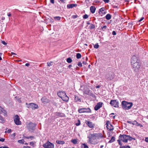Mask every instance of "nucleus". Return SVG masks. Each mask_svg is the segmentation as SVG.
Returning <instances> with one entry per match:
<instances>
[{"instance_id": "1", "label": "nucleus", "mask_w": 148, "mask_h": 148, "mask_svg": "<svg viewBox=\"0 0 148 148\" xmlns=\"http://www.w3.org/2000/svg\"><path fill=\"white\" fill-rule=\"evenodd\" d=\"M121 104L122 108L125 110L130 109L133 106L132 103L124 101H122Z\"/></svg>"}, {"instance_id": "2", "label": "nucleus", "mask_w": 148, "mask_h": 148, "mask_svg": "<svg viewBox=\"0 0 148 148\" xmlns=\"http://www.w3.org/2000/svg\"><path fill=\"white\" fill-rule=\"evenodd\" d=\"M57 95L64 101H67L69 99V97L64 91H59L57 93Z\"/></svg>"}, {"instance_id": "3", "label": "nucleus", "mask_w": 148, "mask_h": 148, "mask_svg": "<svg viewBox=\"0 0 148 148\" xmlns=\"http://www.w3.org/2000/svg\"><path fill=\"white\" fill-rule=\"evenodd\" d=\"M119 137L120 140H121L122 141L125 143L127 142L128 140H131L133 139L135 140L134 138H133L130 136L126 135H121Z\"/></svg>"}, {"instance_id": "4", "label": "nucleus", "mask_w": 148, "mask_h": 148, "mask_svg": "<svg viewBox=\"0 0 148 148\" xmlns=\"http://www.w3.org/2000/svg\"><path fill=\"white\" fill-rule=\"evenodd\" d=\"M90 139L92 140V139L95 140L97 138L99 139L103 138V136L101 133H93V134H90Z\"/></svg>"}, {"instance_id": "5", "label": "nucleus", "mask_w": 148, "mask_h": 148, "mask_svg": "<svg viewBox=\"0 0 148 148\" xmlns=\"http://www.w3.org/2000/svg\"><path fill=\"white\" fill-rule=\"evenodd\" d=\"M81 88L82 90H83V92L85 94L90 96L92 95L91 92L86 85L81 86Z\"/></svg>"}, {"instance_id": "6", "label": "nucleus", "mask_w": 148, "mask_h": 148, "mask_svg": "<svg viewBox=\"0 0 148 148\" xmlns=\"http://www.w3.org/2000/svg\"><path fill=\"white\" fill-rule=\"evenodd\" d=\"M132 66L134 71L135 72H137L139 70L140 65V63L138 62L132 64Z\"/></svg>"}, {"instance_id": "7", "label": "nucleus", "mask_w": 148, "mask_h": 148, "mask_svg": "<svg viewBox=\"0 0 148 148\" xmlns=\"http://www.w3.org/2000/svg\"><path fill=\"white\" fill-rule=\"evenodd\" d=\"M19 117L18 115L15 116L14 118V121L15 123L17 125H20L21 124V122L20 121Z\"/></svg>"}, {"instance_id": "8", "label": "nucleus", "mask_w": 148, "mask_h": 148, "mask_svg": "<svg viewBox=\"0 0 148 148\" xmlns=\"http://www.w3.org/2000/svg\"><path fill=\"white\" fill-rule=\"evenodd\" d=\"M35 126L36 124L35 123H30L27 124V127L29 131L32 132L34 130Z\"/></svg>"}, {"instance_id": "9", "label": "nucleus", "mask_w": 148, "mask_h": 148, "mask_svg": "<svg viewBox=\"0 0 148 148\" xmlns=\"http://www.w3.org/2000/svg\"><path fill=\"white\" fill-rule=\"evenodd\" d=\"M44 148H54V145L49 141H47L46 143L43 145Z\"/></svg>"}, {"instance_id": "10", "label": "nucleus", "mask_w": 148, "mask_h": 148, "mask_svg": "<svg viewBox=\"0 0 148 148\" xmlns=\"http://www.w3.org/2000/svg\"><path fill=\"white\" fill-rule=\"evenodd\" d=\"M114 74L113 72L109 73L106 75V78L108 80H111L114 77Z\"/></svg>"}, {"instance_id": "11", "label": "nucleus", "mask_w": 148, "mask_h": 148, "mask_svg": "<svg viewBox=\"0 0 148 148\" xmlns=\"http://www.w3.org/2000/svg\"><path fill=\"white\" fill-rule=\"evenodd\" d=\"M106 125L107 129L109 131L113 130H114V127L110 123V121H106Z\"/></svg>"}, {"instance_id": "12", "label": "nucleus", "mask_w": 148, "mask_h": 148, "mask_svg": "<svg viewBox=\"0 0 148 148\" xmlns=\"http://www.w3.org/2000/svg\"><path fill=\"white\" fill-rule=\"evenodd\" d=\"M110 104L112 106L115 107H118L119 106V103L117 100H111Z\"/></svg>"}, {"instance_id": "13", "label": "nucleus", "mask_w": 148, "mask_h": 148, "mask_svg": "<svg viewBox=\"0 0 148 148\" xmlns=\"http://www.w3.org/2000/svg\"><path fill=\"white\" fill-rule=\"evenodd\" d=\"M91 110L89 108H82L78 110V112L79 113L90 112Z\"/></svg>"}, {"instance_id": "14", "label": "nucleus", "mask_w": 148, "mask_h": 148, "mask_svg": "<svg viewBox=\"0 0 148 148\" xmlns=\"http://www.w3.org/2000/svg\"><path fill=\"white\" fill-rule=\"evenodd\" d=\"M86 124L90 128H93L94 127L95 125L92 122L86 121L85 122Z\"/></svg>"}, {"instance_id": "15", "label": "nucleus", "mask_w": 148, "mask_h": 148, "mask_svg": "<svg viewBox=\"0 0 148 148\" xmlns=\"http://www.w3.org/2000/svg\"><path fill=\"white\" fill-rule=\"evenodd\" d=\"M103 103L101 102H99L97 103L96 105L94 107V109L95 110H97L102 107Z\"/></svg>"}, {"instance_id": "16", "label": "nucleus", "mask_w": 148, "mask_h": 148, "mask_svg": "<svg viewBox=\"0 0 148 148\" xmlns=\"http://www.w3.org/2000/svg\"><path fill=\"white\" fill-rule=\"evenodd\" d=\"M138 59L136 56H132L131 60V65L136 62H138L137 61Z\"/></svg>"}, {"instance_id": "17", "label": "nucleus", "mask_w": 148, "mask_h": 148, "mask_svg": "<svg viewBox=\"0 0 148 148\" xmlns=\"http://www.w3.org/2000/svg\"><path fill=\"white\" fill-rule=\"evenodd\" d=\"M30 108L32 109H37L38 108V105L34 103H31L29 104Z\"/></svg>"}, {"instance_id": "18", "label": "nucleus", "mask_w": 148, "mask_h": 148, "mask_svg": "<svg viewBox=\"0 0 148 148\" xmlns=\"http://www.w3.org/2000/svg\"><path fill=\"white\" fill-rule=\"evenodd\" d=\"M41 101L42 103H48L50 101V100L45 97H42Z\"/></svg>"}, {"instance_id": "19", "label": "nucleus", "mask_w": 148, "mask_h": 148, "mask_svg": "<svg viewBox=\"0 0 148 148\" xmlns=\"http://www.w3.org/2000/svg\"><path fill=\"white\" fill-rule=\"evenodd\" d=\"M127 123H130V124H132L133 125H135L136 126H138L140 125V124L138 123L136 121H127Z\"/></svg>"}, {"instance_id": "20", "label": "nucleus", "mask_w": 148, "mask_h": 148, "mask_svg": "<svg viewBox=\"0 0 148 148\" xmlns=\"http://www.w3.org/2000/svg\"><path fill=\"white\" fill-rule=\"evenodd\" d=\"M90 10L91 12L93 14L95 12L96 8L95 7L93 6H92L90 7Z\"/></svg>"}, {"instance_id": "21", "label": "nucleus", "mask_w": 148, "mask_h": 148, "mask_svg": "<svg viewBox=\"0 0 148 148\" xmlns=\"http://www.w3.org/2000/svg\"><path fill=\"white\" fill-rule=\"evenodd\" d=\"M81 101V100L80 98L78 97H75V101L80 102Z\"/></svg>"}, {"instance_id": "22", "label": "nucleus", "mask_w": 148, "mask_h": 148, "mask_svg": "<svg viewBox=\"0 0 148 148\" xmlns=\"http://www.w3.org/2000/svg\"><path fill=\"white\" fill-rule=\"evenodd\" d=\"M56 143L58 144H64L65 143L64 141L58 140L56 141Z\"/></svg>"}, {"instance_id": "23", "label": "nucleus", "mask_w": 148, "mask_h": 148, "mask_svg": "<svg viewBox=\"0 0 148 148\" xmlns=\"http://www.w3.org/2000/svg\"><path fill=\"white\" fill-rule=\"evenodd\" d=\"M111 15L109 14H108L106 16V18L107 20H109L111 19Z\"/></svg>"}, {"instance_id": "24", "label": "nucleus", "mask_w": 148, "mask_h": 148, "mask_svg": "<svg viewBox=\"0 0 148 148\" xmlns=\"http://www.w3.org/2000/svg\"><path fill=\"white\" fill-rule=\"evenodd\" d=\"M81 147L82 148H88V147L85 143L82 144Z\"/></svg>"}, {"instance_id": "25", "label": "nucleus", "mask_w": 148, "mask_h": 148, "mask_svg": "<svg viewBox=\"0 0 148 148\" xmlns=\"http://www.w3.org/2000/svg\"><path fill=\"white\" fill-rule=\"evenodd\" d=\"M74 7V4H69L67 5V7L69 8H73Z\"/></svg>"}, {"instance_id": "26", "label": "nucleus", "mask_w": 148, "mask_h": 148, "mask_svg": "<svg viewBox=\"0 0 148 148\" xmlns=\"http://www.w3.org/2000/svg\"><path fill=\"white\" fill-rule=\"evenodd\" d=\"M115 140V138L113 136L112 137L111 139L109 141L110 143H112L114 142Z\"/></svg>"}, {"instance_id": "27", "label": "nucleus", "mask_w": 148, "mask_h": 148, "mask_svg": "<svg viewBox=\"0 0 148 148\" xmlns=\"http://www.w3.org/2000/svg\"><path fill=\"white\" fill-rule=\"evenodd\" d=\"M18 142L20 143L23 144L24 143L25 141L24 140L21 139L18 140Z\"/></svg>"}, {"instance_id": "28", "label": "nucleus", "mask_w": 148, "mask_h": 148, "mask_svg": "<svg viewBox=\"0 0 148 148\" xmlns=\"http://www.w3.org/2000/svg\"><path fill=\"white\" fill-rule=\"evenodd\" d=\"M61 17L60 16H56L54 17V18L56 20L59 21Z\"/></svg>"}, {"instance_id": "29", "label": "nucleus", "mask_w": 148, "mask_h": 148, "mask_svg": "<svg viewBox=\"0 0 148 148\" xmlns=\"http://www.w3.org/2000/svg\"><path fill=\"white\" fill-rule=\"evenodd\" d=\"M76 58L77 59L80 58L81 57V55L80 53H77L76 54Z\"/></svg>"}, {"instance_id": "30", "label": "nucleus", "mask_w": 148, "mask_h": 148, "mask_svg": "<svg viewBox=\"0 0 148 148\" xmlns=\"http://www.w3.org/2000/svg\"><path fill=\"white\" fill-rule=\"evenodd\" d=\"M72 61V60L70 58H68L67 59V62L69 63H71Z\"/></svg>"}, {"instance_id": "31", "label": "nucleus", "mask_w": 148, "mask_h": 148, "mask_svg": "<svg viewBox=\"0 0 148 148\" xmlns=\"http://www.w3.org/2000/svg\"><path fill=\"white\" fill-rule=\"evenodd\" d=\"M35 143L34 142H31L29 144L30 145L32 146L33 147H34V144Z\"/></svg>"}, {"instance_id": "32", "label": "nucleus", "mask_w": 148, "mask_h": 148, "mask_svg": "<svg viewBox=\"0 0 148 148\" xmlns=\"http://www.w3.org/2000/svg\"><path fill=\"white\" fill-rule=\"evenodd\" d=\"M24 138H26L27 139H32V138H34L33 136H30L28 137H26V136H25Z\"/></svg>"}, {"instance_id": "33", "label": "nucleus", "mask_w": 148, "mask_h": 148, "mask_svg": "<svg viewBox=\"0 0 148 148\" xmlns=\"http://www.w3.org/2000/svg\"><path fill=\"white\" fill-rule=\"evenodd\" d=\"M53 62H48L47 63L48 66H52L53 65Z\"/></svg>"}, {"instance_id": "34", "label": "nucleus", "mask_w": 148, "mask_h": 148, "mask_svg": "<svg viewBox=\"0 0 148 148\" xmlns=\"http://www.w3.org/2000/svg\"><path fill=\"white\" fill-rule=\"evenodd\" d=\"M107 26L106 25H104L103 27H101L102 30L105 31L106 29Z\"/></svg>"}, {"instance_id": "35", "label": "nucleus", "mask_w": 148, "mask_h": 148, "mask_svg": "<svg viewBox=\"0 0 148 148\" xmlns=\"http://www.w3.org/2000/svg\"><path fill=\"white\" fill-rule=\"evenodd\" d=\"M90 27V29H93L95 28V25L92 24H91Z\"/></svg>"}, {"instance_id": "36", "label": "nucleus", "mask_w": 148, "mask_h": 148, "mask_svg": "<svg viewBox=\"0 0 148 148\" xmlns=\"http://www.w3.org/2000/svg\"><path fill=\"white\" fill-rule=\"evenodd\" d=\"M99 45L98 44V43H97L94 46V47L96 49H97L99 48Z\"/></svg>"}, {"instance_id": "37", "label": "nucleus", "mask_w": 148, "mask_h": 148, "mask_svg": "<svg viewBox=\"0 0 148 148\" xmlns=\"http://www.w3.org/2000/svg\"><path fill=\"white\" fill-rule=\"evenodd\" d=\"M88 17V16L86 14H85L83 16V18H84V19H86Z\"/></svg>"}, {"instance_id": "38", "label": "nucleus", "mask_w": 148, "mask_h": 148, "mask_svg": "<svg viewBox=\"0 0 148 148\" xmlns=\"http://www.w3.org/2000/svg\"><path fill=\"white\" fill-rule=\"evenodd\" d=\"M120 148H130V147L128 146H126L120 147Z\"/></svg>"}, {"instance_id": "39", "label": "nucleus", "mask_w": 148, "mask_h": 148, "mask_svg": "<svg viewBox=\"0 0 148 148\" xmlns=\"http://www.w3.org/2000/svg\"><path fill=\"white\" fill-rule=\"evenodd\" d=\"M78 123H75V125L77 126H78V125H79L80 124V122L79 120H78Z\"/></svg>"}, {"instance_id": "40", "label": "nucleus", "mask_w": 148, "mask_h": 148, "mask_svg": "<svg viewBox=\"0 0 148 148\" xmlns=\"http://www.w3.org/2000/svg\"><path fill=\"white\" fill-rule=\"evenodd\" d=\"M104 10V8H101L100 10V11L102 13H103V12Z\"/></svg>"}, {"instance_id": "41", "label": "nucleus", "mask_w": 148, "mask_h": 148, "mask_svg": "<svg viewBox=\"0 0 148 148\" xmlns=\"http://www.w3.org/2000/svg\"><path fill=\"white\" fill-rule=\"evenodd\" d=\"M121 141H122L121 140H120V139L119 138V139L118 140V143L119 145H121L122 144L121 143Z\"/></svg>"}, {"instance_id": "42", "label": "nucleus", "mask_w": 148, "mask_h": 148, "mask_svg": "<svg viewBox=\"0 0 148 148\" xmlns=\"http://www.w3.org/2000/svg\"><path fill=\"white\" fill-rule=\"evenodd\" d=\"M78 65L80 67H82V63L80 62H79L78 63Z\"/></svg>"}, {"instance_id": "43", "label": "nucleus", "mask_w": 148, "mask_h": 148, "mask_svg": "<svg viewBox=\"0 0 148 148\" xmlns=\"http://www.w3.org/2000/svg\"><path fill=\"white\" fill-rule=\"evenodd\" d=\"M11 131L12 130L11 129H9L8 130L7 132L5 131V132L6 133V132H7L8 133H9L11 132Z\"/></svg>"}, {"instance_id": "44", "label": "nucleus", "mask_w": 148, "mask_h": 148, "mask_svg": "<svg viewBox=\"0 0 148 148\" xmlns=\"http://www.w3.org/2000/svg\"><path fill=\"white\" fill-rule=\"evenodd\" d=\"M4 140H5L4 138H0V141L3 142L4 141Z\"/></svg>"}, {"instance_id": "45", "label": "nucleus", "mask_w": 148, "mask_h": 148, "mask_svg": "<svg viewBox=\"0 0 148 148\" xmlns=\"http://www.w3.org/2000/svg\"><path fill=\"white\" fill-rule=\"evenodd\" d=\"M1 42L4 45H6L7 43L5 42L4 41L2 40L1 41Z\"/></svg>"}, {"instance_id": "46", "label": "nucleus", "mask_w": 148, "mask_h": 148, "mask_svg": "<svg viewBox=\"0 0 148 148\" xmlns=\"http://www.w3.org/2000/svg\"><path fill=\"white\" fill-rule=\"evenodd\" d=\"M0 120H1V121H4V119L3 118V117L1 116L0 115Z\"/></svg>"}, {"instance_id": "47", "label": "nucleus", "mask_w": 148, "mask_h": 148, "mask_svg": "<svg viewBox=\"0 0 148 148\" xmlns=\"http://www.w3.org/2000/svg\"><path fill=\"white\" fill-rule=\"evenodd\" d=\"M112 34L113 35H115L116 34V32L115 31H113L112 32Z\"/></svg>"}, {"instance_id": "48", "label": "nucleus", "mask_w": 148, "mask_h": 148, "mask_svg": "<svg viewBox=\"0 0 148 148\" xmlns=\"http://www.w3.org/2000/svg\"><path fill=\"white\" fill-rule=\"evenodd\" d=\"M144 18L143 17H142L140 19L138 20V22H140L142 21Z\"/></svg>"}, {"instance_id": "49", "label": "nucleus", "mask_w": 148, "mask_h": 148, "mask_svg": "<svg viewBox=\"0 0 148 148\" xmlns=\"http://www.w3.org/2000/svg\"><path fill=\"white\" fill-rule=\"evenodd\" d=\"M15 135H16V134L15 133H13L11 135V136H12L13 137H14V136H15Z\"/></svg>"}, {"instance_id": "50", "label": "nucleus", "mask_w": 148, "mask_h": 148, "mask_svg": "<svg viewBox=\"0 0 148 148\" xmlns=\"http://www.w3.org/2000/svg\"><path fill=\"white\" fill-rule=\"evenodd\" d=\"M2 55V53H0V60H1L2 59L1 58V56Z\"/></svg>"}, {"instance_id": "51", "label": "nucleus", "mask_w": 148, "mask_h": 148, "mask_svg": "<svg viewBox=\"0 0 148 148\" xmlns=\"http://www.w3.org/2000/svg\"><path fill=\"white\" fill-rule=\"evenodd\" d=\"M103 1L105 3H108L109 0H103Z\"/></svg>"}, {"instance_id": "52", "label": "nucleus", "mask_w": 148, "mask_h": 148, "mask_svg": "<svg viewBox=\"0 0 148 148\" xmlns=\"http://www.w3.org/2000/svg\"><path fill=\"white\" fill-rule=\"evenodd\" d=\"M145 140L146 142L148 143V137L146 138L145 139Z\"/></svg>"}, {"instance_id": "53", "label": "nucleus", "mask_w": 148, "mask_h": 148, "mask_svg": "<svg viewBox=\"0 0 148 148\" xmlns=\"http://www.w3.org/2000/svg\"><path fill=\"white\" fill-rule=\"evenodd\" d=\"M78 142V140L75 139V144L77 143Z\"/></svg>"}, {"instance_id": "54", "label": "nucleus", "mask_w": 148, "mask_h": 148, "mask_svg": "<svg viewBox=\"0 0 148 148\" xmlns=\"http://www.w3.org/2000/svg\"><path fill=\"white\" fill-rule=\"evenodd\" d=\"M50 2L52 3H54V0H50Z\"/></svg>"}, {"instance_id": "55", "label": "nucleus", "mask_w": 148, "mask_h": 148, "mask_svg": "<svg viewBox=\"0 0 148 148\" xmlns=\"http://www.w3.org/2000/svg\"><path fill=\"white\" fill-rule=\"evenodd\" d=\"M25 66H28L29 65V63H26L25 64Z\"/></svg>"}, {"instance_id": "56", "label": "nucleus", "mask_w": 148, "mask_h": 148, "mask_svg": "<svg viewBox=\"0 0 148 148\" xmlns=\"http://www.w3.org/2000/svg\"><path fill=\"white\" fill-rule=\"evenodd\" d=\"M11 54H12V55H16V54L14 53H13V52H11Z\"/></svg>"}, {"instance_id": "57", "label": "nucleus", "mask_w": 148, "mask_h": 148, "mask_svg": "<svg viewBox=\"0 0 148 148\" xmlns=\"http://www.w3.org/2000/svg\"><path fill=\"white\" fill-rule=\"evenodd\" d=\"M100 87V86L99 85H97V86H96V88H99V87Z\"/></svg>"}, {"instance_id": "58", "label": "nucleus", "mask_w": 148, "mask_h": 148, "mask_svg": "<svg viewBox=\"0 0 148 148\" xmlns=\"http://www.w3.org/2000/svg\"><path fill=\"white\" fill-rule=\"evenodd\" d=\"M8 16H11V14L10 13H8Z\"/></svg>"}, {"instance_id": "59", "label": "nucleus", "mask_w": 148, "mask_h": 148, "mask_svg": "<svg viewBox=\"0 0 148 148\" xmlns=\"http://www.w3.org/2000/svg\"><path fill=\"white\" fill-rule=\"evenodd\" d=\"M71 141L74 144V139H72Z\"/></svg>"}, {"instance_id": "60", "label": "nucleus", "mask_w": 148, "mask_h": 148, "mask_svg": "<svg viewBox=\"0 0 148 148\" xmlns=\"http://www.w3.org/2000/svg\"><path fill=\"white\" fill-rule=\"evenodd\" d=\"M59 0L63 3L64 2V1H65V0Z\"/></svg>"}, {"instance_id": "61", "label": "nucleus", "mask_w": 148, "mask_h": 148, "mask_svg": "<svg viewBox=\"0 0 148 148\" xmlns=\"http://www.w3.org/2000/svg\"><path fill=\"white\" fill-rule=\"evenodd\" d=\"M5 19V17H3L1 18V20H4Z\"/></svg>"}, {"instance_id": "62", "label": "nucleus", "mask_w": 148, "mask_h": 148, "mask_svg": "<svg viewBox=\"0 0 148 148\" xmlns=\"http://www.w3.org/2000/svg\"><path fill=\"white\" fill-rule=\"evenodd\" d=\"M25 148H31V147L29 146H26L25 147Z\"/></svg>"}, {"instance_id": "63", "label": "nucleus", "mask_w": 148, "mask_h": 148, "mask_svg": "<svg viewBox=\"0 0 148 148\" xmlns=\"http://www.w3.org/2000/svg\"><path fill=\"white\" fill-rule=\"evenodd\" d=\"M72 66V65H69V68H71Z\"/></svg>"}, {"instance_id": "64", "label": "nucleus", "mask_w": 148, "mask_h": 148, "mask_svg": "<svg viewBox=\"0 0 148 148\" xmlns=\"http://www.w3.org/2000/svg\"><path fill=\"white\" fill-rule=\"evenodd\" d=\"M83 64H86V62H83Z\"/></svg>"}]
</instances>
